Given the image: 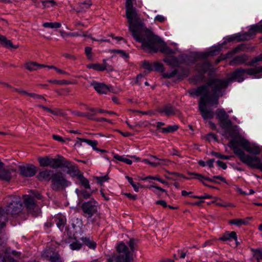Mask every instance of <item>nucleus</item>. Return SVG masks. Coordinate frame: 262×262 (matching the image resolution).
<instances>
[{
	"mask_svg": "<svg viewBox=\"0 0 262 262\" xmlns=\"http://www.w3.org/2000/svg\"><path fill=\"white\" fill-rule=\"evenodd\" d=\"M229 81V79H211L205 84L189 92L192 97L201 95L199 102V110L204 120L213 118L214 112L210 109H207L206 105L208 104L215 107L218 105L219 98L224 95Z\"/></svg>",
	"mask_w": 262,
	"mask_h": 262,
	"instance_id": "f257e3e1",
	"label": "nucleus"
},
{
	"mask_svg": "<svg viewBox=\"0 0 262 262\" xmlns=\"http://www.w3.org/2000/svg\"><path fill=\"white\" fill-rule=\"evenodd\" d=\"M133 0H126L125 12L126 16L129 24V30L132 33V35L137 41H142L143 39L141 35H145L147 37H152L149 30L142 25L137 26L134 24V20L138 21L139 17L137 14V10L134 7L133 4Z\"/></svg>",
	"mask_w": 262,
	"mask_h": 262,
	"instance_id": "f03ea898",
	"label": "nucleus"
},
{
	"mask_svg": "<svg viewBox=\"0 0 262 262\" xmlns=\"http://www.w3.org/2000/svg\"><path fill=\"white\" fill-rule=\"evenodd\" d=\"M149 32L152 37H147L146 35H141L142 41H138L142 43L141 48L143 50L150 53H157L158 51L167 55L174 53V51L166 45L159 47V45L163 42V40L158 36L154 34L150 30Z\"/></svg>",
	"mask_w": 262,
	"mask_h": 262,
	"instance_id": "7ed1b4c3",
	"label": "nucleus"
},
{
	"mask_svg": "<svg viewBox=\"0 0 262 262\" xmlns=\"http://www.w3.org/2000/svg\"><path fill=\"white\" fill-rule=\"evenodd\" d=\"M5 213L15 215L20 213L23 209V203L20 198L18 195H9L4 199Z\"/></svg>",
	"mask_w": 262,
	"mask_h": 262,
	"instance_id": "20e7f679",
	"label": "nucleus"
},
{
	"mask_svg": "<svg viewBox=\"0 0 262 262\" xmlns=\"http://www.w3.org/2000/svg\"><path fill=\"white\" fill-rule=\"evenodd\" d=\"M261 73H262V66L247 69L239 68L231 73L230 79L232 80L241 82L245 79V74L249 76H252L255 78H260L259 74Z\"/></svg>",
	"mask_w": 262,
	"mask_h": 262,
	"instance_id": "39448f33",
	"label": "nucleus"
},
{
	"mask_svg": "<svg viewBox=\"0 0 262 262\" xmlns=\"http://www.w3.org/2000/svg\"><path fill=\"white\" fill-rule=\"evenodd\" d=\"M257 32H262V24L259 25L251 26L249 31L243 34L227 36L223 42L222 45L234 41L239 42L249 40L256 35Z\"/></svg>",
	"mask_w": 262,
	"mask_h": 262,
	"instance_id": "423d86ee",
	"label": "nucleus"
},
{
	"mask_svg": "<svg viewBox=\"0 0 262 262\" xmlns=\"http://www.w3.org/2000/svg\"><path fill=\"white\" fill-rule=\"evenodd\" d=\"M118 255L115 254L109 256L106 259V262H131L132 261V254L128 251V247L123 242L119 243L116 247Z\"/></svg>",
	"mask_w": 262,
	"mask_h": 262,
	"instance_id": "0eeeda50",
	"label": "nucleus"
},
{
	"mask_svg": "<svg viewBox=\"0 0 262 262\" xmlns=\"http://www.w3.org/2000/svg\"><path fill=\"white\" fill-rule=\"evenodd\" d=\"M71 183L68 181L64 174L58 171L53 174L51 188L54 191H61L71 185Z\"/></svg>",
	"mask_w": 262,
	"mask_h": 262,
	"instance_id": "6e6552de",
	"label": "nucleus"
},
{
	"mask_svg": "<svg viewBox=\"0 0 262 262\" xmlns=\"http://www.w3.org/2000/svg\"><path fill=\"white\" fill-rule=\"evenodd\" d=\"M248 56L245 54L235 56L230 61L229 64L231 66H236L244 64L246 66H251L254 63L262 60V54L254 57L250 62H247Z\"/></svg>",
	"mask_w": 262,
	"mask_h": 262,
	"instance_id": "1a4fd4ad",
	"label": "nucleus"
},
{
	"mask_svg": "<svg viewBox=\"0 0 262 262\" xmlns=\"http://www.w3.org/2000/svg\"><path fill=\"white\" fill-rule=\"evenodd\" d=\"M239 140H240L237 141L231 140L228 143V146L230 148L233 149L234 154L238 157L240 160L243 163L247 165L253 156L246 154L243 150L236 146V144H239L238 141Z\"/></svg>",
	"mask_w": 262,
	"mask_h": 262,
	"instance_id": "9d476101",
	"label": "nucleus"
},
{
	"mask_svg": "<svg viewBox=\"0 0 262 262\" xmlns=\"http://www.w3.org/2000/svg\"><path fill=\"white\" fill-rule=\"evenodd\" d=\"M216 118L218 119L221 126L228 130H233L232 122L229 120V116L223 108H218L216 111Z\"/></svg>",
	"mask_w": 262,
	"mask_h": 262,
	"instance_id": "9b49d317",
	"label": "nucleus"
},
{
	"mask_svg": "<svg viewBox=\"0 0 262 262\" xmlns=\"http://www.w3.org/2000/svg\"><path fill=\"white\" fill-rule=\"evenodd\" d=\"M98 203L94 199L82 203L81 208L85 216L91 218L98 211Z\"/></svg>",
	"mask_w": 262,
	"mask_h": 262,
	"instance_id": "f8f14e48",
	"label": "nucleus"
},
{
	"mask_svg": "<svg viewBox=\"0 0 262 262\" xmlns=\"http://www.w3.org/2000/svg\"><path fill=\"white\" fill-rule=\"evenodd\" d=\"M20 174L24 177H32L37 172V167L31 164H26L18 167Z\"/></svg>",
	"mask_w": 262,
	"mask_h": 262,
	"instance_id": "ddd939ff",
	"label": "nucleus"
},
{
	"mask_svg": "<svg viewBox=\"0 0 262 262\" xmlns=\"http://www.w3.org/2000/svg\"><path fill=\"white\" fill-rule=\"evenodd\" d=\"M238 143L249 153L255 155H259L260 153L261 150L259 146L254 144H251L246 139H241L238 141Z\"/></svg>",
	"mask_w": 262,
	"mask_h": 262,
	"instance_id": "4468645a",
	"label": "nucleus"
},
{
	"mask_svg": "<svg viewBox=\"0 0 262 262\" xmlns=\"http://www.w3.org/2000/svg\"><path fill=\"white\" fill-rule=\"evenodd\" d=\"M222 47V46H218L215 47H214L213 49L209 51L208 52L204 53V52H201V53H196L193 59L191 60L190 63H194L196 61V58H202L206 59L208 56H214L216 54V53L219 52L221 48Z\"/></svg>",
	"mask_w": 262,
	"mask_h": 262,
	"instance_id": "2eb2a0df",
	"label": "nucleus"
},
{
	"mask_svg": "<svg viewBox=\"0 0 262 262\" xmlns=\"http://www.w3.org/2000/svg\"><path fill=\"white\" fill-rule=\"evenodd\" d=\"M91 85L94 88L95 91L99 94H106L110 92V85H106L104 83L93 81Z\"/></svg>",
	"mask_w": 262,
	"mask_h": 262,
	"instance_id": "dca6fc26",
	"label": "nucleus"
},
{
	"mask_svg": "<svg viewBox=\"0 0 262 262\" xmlns=\"http://www.w3.org/2000/svg\"><path fill=\"white\" fill-rule=\"evenodd\" d=\"M24 204L29 213H32L37 208L35 200L32 196L26 195L24 196Z\"/></svg>",
	"mask_w": 262,
	"mask_h": 262,
	"instance_id": "f3484780",
	"label": "nucleus"
},
{
	"mask_svg": "<svg viewBox=\"0 0 262 262\" xmlns=\"http://www.w3.org/2000/svg\"><path fill=\"white\" fill-rule=\"evenodd\" d=\"M15 172L14 169H7L3 167H0V180L9 182L12 179V172Z\"/></svg>",
	"mask_w": 262,
	"mask_h": 262,
	"instance_id": "a211bd4d",
	"label": "nucleus"
},
{
	"mask_svg": "<svg viewBox=\"0 0 262 262\" xmlns=\"http://www.w3.org/2000/svg\"><path fill=\"white\" fill-rule=\"evenodd\" d=\"M63 167L67 168V173L72 176H77L78 177V175L80 174L79 170L77 166L71 164V162L67 160L65 161Z\"/></svg>",
	"mask_w": 262,
	"mask_h": 262,
	"instance_id": "6ab92c4d",
	"label": "nucleus"
},
{
	"mask_svg": "<svg viewBox=\"0 0 262 262\" xmlns=\"http://www.w3.org/2000/svg\"><path fill=\"white\" fill-rule=\"evenodd\" d=\"M66 160V159L63 157L59 155L57 156V158H51L50 165L49 167L53 169L63 167Z\"/></svg>",
	"mask_w": 262,
	"mask_h": 262,
	"instance_id": "aec40b11",
	"label": "nucleus"
},
{
	"mask_svg": "<svg viewBox=\"0 0 262 262\" xmlns=\"http://www.w3.org/2000/svg\"><path fill=\"white\" fill-rule=\"evenodd\" d=\"M158 112L160 114H164L166 116L169 117L176 115L178 110L171 105L167 104L159 108Z\"/></svg>",
	"mask_w": 262,
	"mask_h": 262,
	"instance_id": "412c9836",
	"label": "nucleus"
},
{
	"mask_svg": "<svg viewBox=\"0 0 262 262\" xmlns=\"http://www.w3.org/2000/svg\"><path fill=\"white\" fill-rule=\"evenodd\" d=\"M55 172H53V171L50 169H45L44 170H42L40 171L37 177L39 181H52L53 174Z\"/></svg>",
	"mask_w": 262,
	"mask_h": 262,
	"instance_id": "4be33fe9",
	"label": "nucleus"
},
{
	"mask_svg": "<svg viewBox=\"0 0 262 262\" xmlns=\"http://www.w3.org/2000/svg\"><path fill=\"white\" fill-rule=\"evenodd\" d=\"M53 222H55L58 228L62 231L67 222L65 216L61 214H57L53 217Z\"/></svg>",
	"mask_w": 262,
	"mask_h": 262,
	"instance_id": "5701e85b",
	"label": "nucleus"
},
{
	"mask_svg": "<svg viewBox=\"0 0 262 262\" xmlns=\"http://www.w3.org/2000/svg\"><path fill=\"white\" fill-rule=\"evenodd\" d=\"M210 67V62L207 60H205L198 63L195 66V69L199 73L204 74L209 70Z\"/></svg>",
	"mask_w": 262,
	"mask_h": 262,
	"instance_id": "b1692460",
	"label": "nucleus"
},
{
	"mask_svg": "<svg viewBox=\"0 0 262 262\" xmlns=\"http://www.w3.org/2000/svg\"><path fill=\"white\" fill-rule=\"evenodd\" d=\"M219 240L222 241L234 240L237 243V237L236 233L235 231H227L222 237H220Z\"/></svg>",
	"mask_w": 262,
	"mask_h": 262,
	"instance_id": "393cba45",
	"label": "nucleus"
},
{
	"mask_svg": "<svg viewBox=\"0 0 262 262\" xmlns=\"http://www.w3.org/2000/svg\"><path fill=\"white\" fill-rule=\"evenodd\" d=\"M46 65L37 63L35 62H29L25 64L26 68L30 71H33L37 69L45 68Z\"/></svg>",
	"mask_w": 262,
	"mask_h": 262,
	"instance_id": "a878e982",
	"label": "nucleus"
},
{
	"mask_svg": "<svg viewBox=\"0 0 262 262\" xmlns=\"http://www.w3.org/2000/svg\"><path fill=\"white\" fill-rule=\"evenodd\" d=\"M0 43L5 45L7 48H11L16 49L18 48V45H13L10 40H8L7 38L1 34H0Z\"/></svg>",
	"mask_w": 262,
	"mask_h": 262,
	"instance_id": "bb28decb",
	"label": "nucleus"
},
{
	"mask_svg": "<svg viewBox=\"0 0 262 262\" xmlns=\"http://www.w3.org/2000/svg\"><path fill=\"white\" fill-rule=\"evenodd\" d=\"M164 61L167 64L172 67H179L180 62L175 56H168L164 59Z\"/></svg>",
	"mask_w": 262,
	"mask_h": 262,
	"instance_id": "cd10ccee",
	"label": "nucleus"
},
{
	"mask_svg": "<svg viewBox=\"0 0 262 262\" xmlns=\"http://www.w3.org/2000/svg\"><path fill=\"white\" fill-rule=\"evenodd\" d=\"M83 244L88 246L90 249L94 250L97 246L95 242L92 240L90 237H82L81 238Z\"/></svg>",
	"mask_w": 262,
	"mask_h": 262,
	"instance_id": "c85d7f7f",
	"label": "nucleus"
},
{
	"mask_svg": "<svg viewBox=\"0 0 262 262\" xmlns=\"http://www.w3.org/2000/svg\"><path fill=\"white\" fill-rule=\"evenodd\" d=\"M8 221L7 214L5 213V210L3 207H0V229L3 228L6 226Z\"/></svg>",
	"mask_w": 262,
	"mask_h": 262,
	"instance_id": "c756f323",
	"label": "nucleus"
},
{
	"mask_svg": "<svg viewBox=\"0 0 262 262\" xmlns=\"http://www.w3.org/2000/svg\"><path fill=\"white\" fill-rule=\"evenodd\" d=\"M36 106L40 108H42L44 110H46V111L50 112V113H51L54 115L61 116L63 114L62 110H61L60 109H59V108H56L54 110H52L51 108H50L47 106H43V105H42L40 104H37V105H36Z\"/></svg>",
	"mask_w": 262,
	"mask_h": 262,
	"instance_id": "7c9ffc66",
	"label": "nucleus"
},
{
	"mask_svg": "<svg viewBox=\"0 0 262 262\" xmlns=\"http://www.w3.org/2000/svg\"><path fill=\"white\" fill-rule=\"evenodd\" d=\"M81 225V221L78 219H76L73 220L71 224V227L73 229V234L75 236V234L77 232L78 229H80V225Z\"/></svg>",
	"mask_w": 262,
	"mask_h": 262,
	"instance_id": "2f4dec72",
	"label": "nucleus"
},
{
	"mask_svg": "<svg viewBox=\"0 0 262 262\" xmlns=\"http://www.w3.org/2000/svg\"><path fill=\"white\" fill-rule=\"evenodd\" d=\"M253 256L257 260V262L262 259V248H251Z\"/></svg>",
	"mask_w": 262,
	"mask_h": 262,
	"instance_id": "473e14b6",
	"label": "nucleus"
},
{
	"mask_svg": "<svg viewBox=\"0 0 262 262\" xmlns=\"http://www.w3.org/2000/svg\"><path fill=\"white\" fill-rule=\"evenodd\" d=\"M77 139L80 140L81 142H84L86 143L89 145L91 146L94 150H98V148L97 147V145L98 144V142L96 140H91L89 139L80 138L77 137Z\"/></svg>",
	"mask_w": 262,
	"mask_h": 262,
	"instance_id": "72a5a7b5",
	"label": "nucleus"
},
{
	"mask_svg": "<svg viewBox=\"0 0 262 262\" xmlns=\"http://www.w3.org/2000/svg\"><path fill=\"white\" fill-rule=\"evenodd\" d=\"M51 158L49 157H42L38 158L40 166L42 167H49L50 165Z\"/></svg>",
	"mask_w": 262,
	"mask_h": 262,
	"instance_id": "f704fd0d",
	"label": "nucleus"
},
{
	"mask_svg": "<svg viewBox=\"0 0 262 262\" xmlns=\"http://www.w3.org/2000/svg\"><path fill=\"white\" fill-rule=\"evenodd\" d=\"M179 128V126L177 125H168L166 127L161 128V132L164 134L171 133L177 131Z\"/></svg>",
	"mask_w": 262,
	"mask_h": 262,
	"instance_id": "c9c22d12",
	"label": "nucleus"
},
{
	"mask_svg": "<svg viewBox=\"0 0 262 262\" xmlns=\"http://www.w3.org/2000/svg\"><path fill=\"white\" fill-rule=\"evenodd\" d=\"M78 180L81 184V185L86 189H90V185L89 184V180L83 177L82 173H80L78 175L77 177Z\"/></svg>",
	"mask_w": 262,
	"mask_h": 262,
	"instance_id": "e433bc0d",
	"label": "nucleus"
},
{
	"mask_svg": "<svg viewBox=\"0 0 262 262\" xmlns=\"http://www.w3.org/2000/svg\"><path fill=\"white\" fill-rule=\"evenodd\" d=\"M78 5L80 8L77 11L78 12L88 9L91 6L92 3L90 0H86L84 2L79 3Z\"/></svg>",
	"mask_w": 262,
	"mask_h": 262,
	"instance_id": "4c0bfd02",
	"label": "nucleus"
},
{
	"mask_svg": "<svg viewBox=\"0 0 262 262\" xmlns=\"http://www.w3.org/2000/svg\"><path fill=\"white\" fill-rule=\"evenodd\" d=\"M114 158L118 161L123 162L128 165H131L133 162L131 159L125 158L124 156H119L116 154L114 155Z\"/></svg>",
	"mask_w": 262,
	"mask_h": 262,
	"instance_id": "58836bf2",
	"label": "nucleus"
},
{
	"mask_svg": "<svg viewBox=\"0 0 262 262\" xmlns=\"http://www.w3.org/2000/svg\"><path fill=\"white\" fill-rule=\"evenodd\" d=\"M42 26L45 28H59L61 27V25L60 23L55 22V23H49L47 22L43 24Z\"/></svg>",
	"mask_w": 262,
	"mask_h": 262,
	"instance_id": "ea45409f",
	"label": "nucleus"
},
{
	"mask_svg": "<svg viewBox=\"0 0 262 262\" xmlns=\"http://www.w3.org/2000/svg\"><path fill=\"white\" fill-rule=\"evenodd\" d=\"M128 246L129 249H128V251L130 252L132 254V257L133 258V252L135 250L136 248L137 247L136 242L135 239L131 238L128 242ZM128 248H129L128 247Z\"/></svg>",
	"mask_w": 262,
	"mask_h": 262,
	"instance_id": "a19ab883",
	"label": "nucleus"
},
{
	"mask_svg": "<svg viewBox=\"0 0 262 262\" xmlns=\"http://www.w3.org/2000/svg\"><path fill=\"white\" fill-rule=\"evenodd\" d=\"M41 3L43 6V9L57 5V3L54 0H46L42 1Z\"/></svg>",
	"mask_w": 262,
	"mask_h": 262,
	"instance_id": "79ce46f5",
	"label": "nucleus"
},
{
	"mask_svg": "<svg viewBox=\"0 0 262 262\" xmlns=\"http://www.w3.org/2000/svg\"><path fill=\"white\" fill-rule=\"evenodd\" d=\"M229 223L231 225H235L237 226H240L242 225H245L246 222L243 219H234L229 221Z\"/></svg>",
	"mask_w": 262,
	"mask_h": 262,
	"instance_id": "37998d69",
	"label": "nucleus"
},
{
	"mask_svg": "<svg viewBox=\"0 0 262 262\" xmlns=\"http://www.w3.org/2000/svg\"><path fill=\"white\" fill-rule=\"evenodd\" d=\"M50 262H63L62 258L58 253H54L50 257Z\"/></svg>",
	"mask_w": 262,
	"mask_h": 262,
	"instance_id": "c03bdc74",
	"label": "nucleus"
},
{
	"mask_svg": "<svg viewBox=\"0 0 262 262\" xmlns=\"http://www.w3.org/2000/svg\"><path fill=\"white\" fill-rule=\"evenodd\" d=\"M15 258V257H14L10 252H8V250H7L4 257V260L7 262H16L17 260Z\"/></svg>",
	"mask_w": 262,
	"mask_h": 262,
	"instance_id": "a18cd8bd",
	"label": "nucleus"
},
{
	"mask_svg": "<svg viewBox=\"0 0 262 262\" xmlns=\"http://www.w3.org/2000/svg\"><path fill=\"white\" fill-rule=\"evenodd\" d=\"M82 246V244L76 240L70 244V247L72 250H78L81 248Z\"/></svg>",
	"mask_w": 262,
	"mask_h": 262,
	"instance_id": "49530a36",
	"label": "nucleus"
},
{
	"mask_svg": "<svg viewBox=\"0 0 262 262\" xmlns=\"http://www.w3.org/2000/svg\"><path fill=\"white\" fill-rule=\"evenodd\" d=\"M248 48L246 47V45L245 44H241L237 46L236 47L234 48L232 50V54H235L239 51H246Z\"/></svg>",
	"mask_w": 262,
	"mask_h": 262,
	"instance_id": "de8ad7c7",
	"label": "nucleus"
},
{
	"mask_svg": "<svg viewBox=\"0 0 262 262\" xmlns=\"http://www.w3.org/2000/svg\"><path fill=\"white\" fill-rule=\"evenodd\" d=\"M141 179L142 180H147L152 179V180H155L158 181L162 184H167V182L166 181L159 178L158 176H155V177L148 176V177L142 178Z\"/></svg>",
	"mask_w": 262,
	"mask_h": 262,
	"instance_id": "09e8293b",
	"label": "nucleus"
},
{
	"mask_svg": "<svg viewBox=\"0 0 262 262\" xmlns=\"http://www.w3.org/2000/svg\"><path fill=\"white\" fill-rule=\"evenodd\" d=\"M153 68L154 70L159 72H163L164 71L163 65L158 62L153 63Z\"/></svg>",
	"mask_w": 262,
	"mask_h": 262,
	"instance_id": "8fccbe9b",
	"label": "nucleus"
},
{
	"mask_svg": "<svg viewBox=\"0 0 262 262\" xmlns=\"http://www.w3.org/2000/svg\"><path fill=\"white\" fill-rule=\"evenodd\" d=\"M89 68L93 69L98 71H103L104 69L103 67L102 64L95 63V64H91L88 66Z\"/></svg>",
	"mask_w": 262,
	"mask_h": 262,
	"instance_id": "3c124183",
	"label": "nucleus"
},
{
	"mask_svg": "<svg viewBox=\"0 0 262 262\" xmlns=\"http://www.w3.org/2000/svg\"><path fill=\"white\" fill-rule=\"evenodd\" d=\"M125 178L128 180V181L130 183V184L132 186L134 190L136 192H138L139 191V186H138L134 182L133 178L131 177H129V176H126Z\"/></svg>",
	"mask_w": 262,
	"mask_h": 262,
	"instance_id": "603ef678",
	"label": "nucleus"
},
{
	"mask_svg": "<svg viewBox=\"0 0 262 262\" xmlns=\"http://www.w3.org/2000/svg\"><path fill=\"white\" fill-rule=\"evenodd\" d=\"M178 73V70L175 69L170 73H165L163 74V76L165 78H171L174 77Z\"/></svg>",
	"mask_w": 262,
	"mask_h": 262,
	"instance_id": "864d4df0",
	"label": "nucleus"
},
{
	"mask_svg": "<svg viewBox=\"0 0 262 262\" xmlns=\"http://www.w3.org/2000/svg\"><path fill=\"white\" fill-rule=\"evenodd\" d=\"M211 155L212 156H214V157L217 158H220V159H221L229 160L230 159V156L223 155H221L220 153L217 152L213 151V152H211Z\"/></svg>",
	"mask_w": 262,
	"mask_h": 262,
	"instance_id": "5fc2aeb1",
	"label": "nucleus"
},
{
	"mask_svg": "<svg viewBox=\"0 0 262 262\" xmlns=\"http://www.w3.org/2000/svg\"><path fill=\"white\" fill-rule=\"evenodd\" d=\"M86 109L95 115L97 113H104L105 112V110L99 108L88 107Z\"/></svg>",
	"mask_w": 262,
	"mask_h": 262,
	"instance_id": "6e6d98bb",
	"label": "nucleus"
},
{
	"mask_svg": "<svg viewBox=\"0 0 262 262\" xmlns=\"http://www.w3.org/2000/svg\"><path fill=\"white\" fill-rule=\"evenodd\" d=\"M142 67L144 69L150 72L154 70L153 64H150L148 61H145L142 64Z\"/></svg>",
	"mask_w": 262,
	"mask_h": 262,
	"instance_id": "4d7b16f0",
	"label": "nucleus"
},
{
	"mask_svg": "<svg viewBox=\"0 0 262 262\" xmlns=\"http://www.w3.org/2000/svg\"><path fill=\"white\" fill-rule=\"evenodd\" d=\"M95 179L101 185H102L103 183L109 179V178L107 175H105L102 177H96Z\"/></svg>",
	"mask_w": 262,
	"mask_h": 262,
	"instance_id": "13d9d810",
	"label": "nucleus"
},
{
	"mask_svg": "<svg viewBox=\"0 0 262 262\" xmlns=\"http://www.w3.org/2000/svg\"><path fill=\"white\" fill-rule=\"evenodd\" d=\"M103 67L104 71L106 70L109 72L114 71L113 67L107 63L105 59H103Z\"/></svg>",
	"mask_w": 262,
	"mask_h": 262,
	"instance_id": "bf43d9fd",
	"label": "nucleus"
},
{
	"mask_svg": "<svg viewBox=\"0 0 262 262\" xmlns=\"http://www.w3.org/2000/svg\"><path fill=\"white\" fill-rule=\"evenodd\" d=\"M92 48L89 47H86L85 48V53L87 56V58L89 60H91L92 59Z\"/></svg>",
	"mask_w": 262,
	"mask_h": 262,
	"instance_id": "052dcab7",
	"label": "nucleus"
},
{
	"mask_svg": "<svg viewBox=\"0 0 262 262\" xmlns=\"http://www.w3.org/2000/svg\"><path fill=\"white\" fill-rule=\"evenodd\" d=\"M189 74V70L188 69L184 68H181V73L179 74L180 76L183 77H187Z\"/></svg>",
	"mask_w": 262,
	"mask_h": 262,
	"instance_id": "680f3d73",
	"label": "nucleus"
},
{
	"mask_svg": "<svg viewBox=\"0 0 262 262\" xmlns=\"http://www.w3.org/2000/svg\"><path fill=\"white\" fill-rule=\"evenodd\" d=\"M80 193L81 194V195L82 196V197L83 198V199H89L92 194V193H90L85 190H82L80 191Z\"/></svg>",
	"mask_w": 262,
	"mask_h": 262,
	"instance_id": "e2e57ef3",
	"label": "nucleus"
},
{
	"mask_svg": "<svg viewBox=\"0 0 262 262\" xmlns=\"http://www.w3.org/2000/svg\"><path fill=\"white\" fill-rule=\"evenodd\" d=\"M114 52L120 54V56L124 58H128V54L126 53L124 51L120 50H115Z\"/></svg>",
	"mask_w": 262,
	"mask_h": 262,
	"instance_id": "0e129e2a",
	"label": "nucleus"
},
{
	"mask_svg": "<svg viewBox=\"0 0 262 262\" xmlns=\"http://www.w3.org/2000/svg\"><path fill=\"white\" fill-rule=\"evenodd\" d=\"M189 174L195 176V179L199 180L200 182H203V181L204 180L205 177L202 174L196 173H189Z\"/></svg>",
	"mask_w": 262,
	"mask_h": 262,
	"instance_id": "69168bd1",
	"label": "nucleus"
},
{
	"mask_svg": "<svg viewBox=\"0 0 262 262\" xmlns=\"http://www.w3.org/2000/svg\"><path fill=\"white\" fill-rule=\"evenodd\" d=\"M8 252H10V254L14 257H15L17 259H18L20 258L21 253L19 252H17L15 250H8Z\"/></svg>",
	"mask_w": 262,
	"mask_h": 262,
	"instance_id": "338daca9",
	"label": "nucleus"
},
{
	"mask_svg": "<svg viewBox=\"0 0 262 262\" xmlns=\"http://www.w3.org/2000/svg\"><path fill=\"white\" fill-rule=\"evenodd\" d=\"M144 78V76L141 74H139L136 77V83L138 85H141L142 83V79Z\"/></svg>",
	"mask_w": 262,
	"mask_h": 262,
	"instance_id": "774afa93",
	"label": "nucleus"
}]
</instances>
